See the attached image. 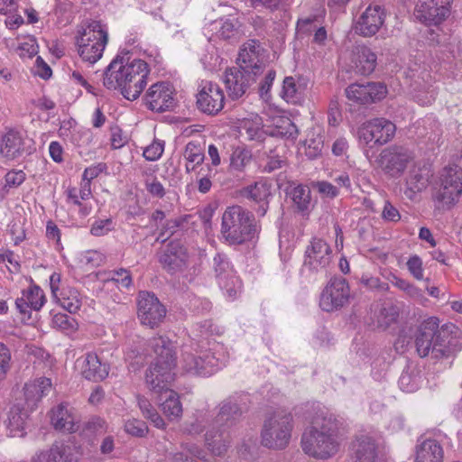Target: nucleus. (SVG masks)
Here are the masks:
<instances>
[{
  "label": "nucleus",
  "mask_w": 462,
  "mask_h": 462,
  "mask_svg": "<svg viewBox=\"0 0 462 462\" xmlns=\"http://www.w3.org/2000/svg\"><path fill=\"white\" fill-rule=\"evenodd\" d=\"M206 444L215 456L224 455L229 446V441L224 438L222 432H213V430H208L206 433Z\"/></svg>",
  "instance_id": "nucleus-43"
},
{
  "label": "nucleus",
  "mask_w": 462,
  "mask_h": 462,
  "mask_svg": "<svg viewBox=\"0 0 462 462\" xmlns=\"http://www.w3.org/2000/svg\"><path fill=\"white\" fill-rule=\"evenodd\" d=\"M45 303L43 291L36 285L30 286L22 291L21 297L15 300V306L23 318L30 319L32 310H40Z\"/></svg>",
  "instance_id": "nucleus-29"
},
{
  "label": "nucleus",
  "mask_w": 462,
  "mask_h": 462,
  "mask_svg": "<svg viewBox=\"0 0 462 462\" xmlns=\"http://www.w3.org/2000/svg\"><path fill=\"white\" fill-rule=\"evenodd\" d=\"M421 383V378L415 370L403 371L399 378V386L402 392L413 393Z\"/></svg>",
  "instance_id": "nucleus-49"
},
{
  "label": "nucleus",
  "mask_w": 462,
  "mask_h": 462,
  "mask_svg": "<svg viewBox=\"0 0 462 462\" xmlns=\"http://www.w3.org/2000/svg\"><path fill=\"white\" fill-rule=\"evenodd\" d=\"M24 152L23 134L17 130L9 129L0 137V154L7 160H14Z\"/></svg>",
  "instance_id": "nucleus-30"
},
{
  "label": "nucleus",
  "mask_w": 462,
  "mask_h": 462,
  "mask_svg": "<svg viewBox=\"0 0 462 462\" xmlns=\"http://www.w3.org/2000/svg\"><path fill=\"white\" fill-rule=\"evenodd\" d=\"M400 316V308L393 302H383L381 308L374 312L373 324L375 328L385 330L396 323Z\"/></svg>",
  "instance_id": "nucleus-36"
},
{
  "label": "nucleus",
  "mask_w": 462,
  "mask_h": 462,
  "mask_svg": "<svg viewBox=\"0 0 462 462\" xmlns=\"http://www.w3.org/2000/svg\"><path fill=\"white\" fill-rule=\"evenodd\" d=\"M251 161L252 153L249 150L243 147H236L231 153L230 168L235 171L242 172Z\"/></svg>",
  "instance_id": "nucleus-46"
},
{
  "label": "nucleus",
  "mask_w": 462,
  "mask_h": 462,
  "mask_svg": "<svg viewBox=\"0 0 462 462\" xmlns=\"http://www.w3.org/2000/svg\"><path fill=\"white\" fill-rule=\"evenodd\" d=\"M60 305L69 313H76L82 305V297L79 291L72 287H64L54 298Z\"/></svg>",
  "instance_id": "nucleus-38"
},
{
  "label": "nucleus",
  "mask_w": 462,
  "mask_h": 462,
  "mask_svg": "<svg viewBox=\"0 0 462 462\" xmlns=\"http://www.w3.org/2000/svg\"><path fill=\"white\" fill-rule=\"evenodd\" d=\"M137 314L142 324L154 328L165 318L166 309L153 293L141 291L138 296Z\"/></svg>",
  "instance_id": "nucleus-17"
},
{
  "label": "nucleus",
  "mask_w": 462,
  "mask_h": 462,
  "mask_svg": "<svg viewBox=\"0 0 462 462\" xmlns=\"http://www.w3.org/2000/svg\"><path fill=\"white\" fill-rule=\"evenodd\" d=\"M302 92V86L293 77H286L283 79L281 95L287 102L296 103L300 98Z\"/></svg>",
  "instance_id": "nucleus-44"
},
{
  "label": "nucleus",
  "mask_w": 462,
  "mask_h": 462,
  "mask_svg": "<svg viewBox=\"0 0 462 462\" xmlns=\"http://www.w3.org/2000/svg\"><path fill=\"white\" fill-rule=\"evenodd\" d=\"M303 451L317 458H328L335 455L339 448L338 428L336 420L324 418L315 421L301 437Z\"/></svg>",
  "instance_id": "nucleus-4"
},
{
  "label": "nucleus",
  "mask_w": 462,
  "mask_h": 462,
  "mask_svg": "<svg viewBox=\"0 0 462 462\" xmlns=\"http://www.w3.org/2000/svg\"><path fill=\"white\" fill-rule=\"evenodd\" d=\"M263 125V120L257 114H251L240 121V128L245 131L250 140H262Z\"/></svg>",
  "instance_id": "nucleus-42"
},
{
  "label": "nucleus",
  "mask_w": 462,
  "mask_h": 462,
  "mask_svg": "<svg viewBox=\"0 0 462 462\" xmlns=\"http://www.w3.org/2000/svg\"><path fill=\"white\" fill-rule=\"evenodd\" d=\"M164 151V142L154 140L150 145L143 150V157L150 162H154L160 159Z\"/></svg>",
  "instance_id": "nucleus-53"
},
{
  "label": "nucleus",
  "mask_w": 462,
  "mask_h": 462,
  "mask_svg": "<svg viewBox=\"0 0 462 462\" xmlns=\"http://www.w3.org/2000/svg\"><path fill=\"white\" fill-rule=\"evenodd\" d=\"M188 259V251L179 241L170 242L159 257L160 263L169 273L183 270L187 265Z\"/></svg>",
  "instance_id": "nucleus-25"
},
{
  "label": "nucleus",
  "mask_w": 462,
  "mask_h": 462,
  "mask_svg": "<svg viewBox=\"0 0 462 462\" xmlns=\"http://www.w3.org/2000/svg\"><path fill=\"white\" fill-rule=\"evenodd\" d=\"M28 417V411L22 408L19 404L12 406L5 420L7 436L11 438L24 437Z\"/></svg>",
  "instance_id": "nucleus-31"
},
{
  "label": "nucleus",
  "mask_w": 462,
  "mask_h": 462,
  "mask_svg": "<svg viewBox=\"0 0 462 462\" xmlns=\"http://www.w3.org/2000/svg\"><path fill=\"white\" fill-rule=\"evenodd\" d=\"M51 389V381L46 377H40L25 383L23 387L27 408L32 410L42 396L48 394Z\"/></svg>",
  "instance_id": "nucleus-35"
},
{
  "label": "nucleus",
  "mask_w": 462,
  "mask_h": 462,
  "mask_svg": "<svg viewBox=\"0 0 462 462\" xmlns=\"http://www.w3.org/2000/svg\"><path fill=\"white\" fill-rule=\"evenodd\" d=\"M11 353L8 347L0 342V380L4 379L10 369Z\"/></svg>",
  "instance_id": "nucleus-56"
},
{
  "label": "nucleus",
  "mask_w": 462,
  "mask_h": 462,
  "mask_svg": "<svg viewBox=\"0 0 462 462\" xmlns=\"http://www.w3.org/2000/svg\"><path fill=\"white\" fill-rule=\"evenodd\" d=\"M332 249L321 238H313L306 247L302 272L310 275L326 276L331 264Z\"/></svg>",
  "instance_id": "nucleus-10"
},
{
  "label": "nucleus",
  "mask_w": 462,
  "mask_h": 462,
  "mask_svg": "<svg viewBox=\"0 0 462 462\" xmlns=\"http://www.w3.org/2000/svg\"><path fill=\"white\" fill-rule=\"evenodd\" d=\"M415 346L421 357L430 355L439 359L448 355L449 348L444 332L439 329L437 318L432 317L422 322L417 331Z\"/></svg>",
  "instance_id": "nucleus-7"
},
{
  "label": "nucleus",
  "mask_w": 462,
  "mask_h": 462,
  "mask_svg": "<svg viewBox=\"0 0 462 462\" xmlns=\"http://www.w3.org/2000/svg\"><path fill=\"white\" fill-rule=\"evenodd\" d=\"M149 347L154 356L145 370L144 384L153 394L162 396L175 379V346L169 338L159 336L150 339Z\"/></svg>",
  "instance_id": "nucleus-2"
},
{
  "label": "nucleus",
  "mask_w": 462,
  "mask_h": 462,
  "mask_svg": "<svg viewBox=\"0 0 462 462\" xmlns=\"http://www.w3.org/2000/svg\"><path fill=\"white\" fill-rule=\"evenodd\" d=\"M291 198L300 211H309L311 203V198L310 189L308 186L298 185L297 187L293 188L291 191Z\"/></svg>",
  "instance_id": "nucleus-47"
},
{
  "label": "nucleus",
  "mask_w": 462,
  "mask_h": 462,
  "mask_svg": "<svg viewBox=\"0 0 462 462\" xmlns=\"http://www.w3.org/2000/svg\"><path fill=\"white\" fill-rule=\"evenodd\" d=\"M449 14V9L443 5V1L419 0L416 5L414 15L427 25H437L443 22Z\"/></svg>",
  "instance_id": "nucleus-23"
},
{
  "label": "nucleus",
  "mask_w": 462,
  "mask_h": 462,
  "mask_svg": "<svg viewBox=\"0 0 462 462\" xmlns=\"http://www.w3.org/2000/svg\"><path fill=\"white\" fill-rule=\"evenodd\" d=\"M386 95V87L382 83L351 84L346 88L348 100L368 104L383 99Z\"/></svg>",
  "instance_id": "nucleus-20"
},
{
  "label": "nucleus",
  "mask_w": 462,
  "mask_h": 462,
  "mask_svg": "<svg viewBox=\"0 0 462 462\" xmlns=\"http://www.w3.org/2000/svg\"><path fill=\"white\" fill-rule=\"evenodd\" d=\"M80 456V447L75 443L55 442L49 450L36 454L32 462H78Z\"/></svg>",
  "instance_id": "nucleus-18"
},
{
  "label": "nucleus",
  "mask_w": 462,
  "mask_h": 462,
  "mask_svg": "<svg viewBox=\"0 0 462 462\" xmlns=\"http://www.w3.org/2000/svg\"><path fill=\"white\" fill-rule=\"evenodd\" d=\"M148 64L127 54L117 55L104 72L103 84L107 89H119L128 100L137 99L147 85Z\"/></svg>",
  "instance_id": "nucleus-1"
},
{
  "label": "nucleus",
  "mask_w": 462,
  "mask_h": 462,
  "mask_svg": "<svg viewBox=\"0 0 462 462\" xmlns=\"http://www.w3.org/2000/svg\"><path fill=\"white\" fill-rule=\"evenodd\" d=\"M112 224L110 218L97 220L93 223L90 232L96 236H105L112 229Z\"/></svg>",
  "instance_id": "nucleus-62"
},
{
  "label": "nucleus",
  "mask_w": 462,
  "mask_h": 462,
  "mask_svg": "<svg viewBox=\"0 0 462 462\" xmlns=\"http://www.w3.org/2000/svg\"><path fill=\"white\" fill-rule=\"evenodd\" d=\"M242 411L235 398H227L219 404L212 428H228L241 416Z\"/></svg>",
  "instance_id": "nucleus-34"
},
{
  "label": "nucleus",
  "mask_w": 462,
  "mask_h": 462,
  "mask_svg": "<svg viewBox=\"0 0 462 462\" xmlns=\"http://www.w3.org/2000/svg\"><path fill=\"white\" fill-rule=\"evenodd\" d=\"M145 105L155 112H164L173 107V91L169 83L157 82L152 84L145 93Z\"/></svg>",
  "instance_id": "nucleus-19"
},
{
  "label": "nucleus",
  "mask_w": 462,
  "mask_h": 462,
  "mask_svg": "<svg viewBox=\"0 0 462 462\" xmlns=\"http://www.w3.org/2000/svg\"><path fill=\"white\" fill-rule=\"evenodd\" d=\"M91 188L88 182H80V187L69 188L66 190V197L68 203L76 206H81L82 200H87L91 197Z\"/></svg>",
  "instance_id": "nucleus-48"
},
{
  "label": "nucleus",
  "mask_w": 462,
  "mask_h": 462,
  "mask_svg": "<svg viewBox=\"0 0 462 462\" xmlns=\"http://www.w3.org/2000/svg\"><path fill=\"white\" fill-rule=\"evenodd\" d=\"M254 76L245 73L239 67L226 69L224 77V83L228 95L232 99H238L247 90L250 84L254 81Z\"/></svg>",
  "instance_id": "nucleus-26"
},
{
  "label": "nucleus",
  "mask_w": 462,
  "mask_h": 462,
  "mask_svg": "<svg viewBox=\"0 0 462 462\" xmlns=\"http://www.w3.org/2000/svg\"><path fill=\"white\" fill-rule=\"evenodd\" d=\"M407 267L410 273L416 280L423 279V267H422V260L418 255H412L409 258L407 262Z\"/></svg>",
  "instance_id": "nucleus-60"
},
{
  "label": "nucleus",
  "mask_w": 462,
  "mask_h": 462,
  "mask_svg": "<svg viewBox=\"0 0 462 462\" xmlns=\"http://www.w3.org/2000/svg\"><path fill=\"white\" fill-rule=\"evenodd\" d=\"M215 29L217 30V34L219 37L228 39L233 35L235 24L230 19L220 20L219 22L215 23Z\"/></svg>",
  "instance_id": "nucleus-59"
},
{
  "label": "nucleus",
  "mask_w": 462,
  "mask_h": 462,
  "mask_svg": "<svg viewBox=\"0 0 462 462\" xmlns=\"http://www.w3.org/2000/svg\"><path fill=\"white\" fill-rule=\"evenodd\" d=\"M351 298L348 282L345 278H332L323 289L319 307L327 312L336 311L346 306Z\"/></svg>",
  "instance_id": "nucleus-11"
},
{
  "label": "nucleus",
  "mask_w": 462,
  "mask_h": 462,
  "mask_svg": "<svg viewBox=\"0 0 462 462\" xmlns=\"http://www.w3.org/2000/svg\"><path fill=\"white\" fill-rule=\"evenodd\" d=\"M293 418L286 410H277L265 420L263 431V445L270 448H283L291 439Z\"/></svg>",
  "instance_id": "nucleus-8"
},
{
  "label": "nucleus",
  "mask_w": 462,
  "mask_h": 462,
  "mask_svg": "<svg viewBox=\"0 0 462 462\" xmlns=\"http://www.w3.org/2000/svg\"><path fill=\"white\" fill-rule=\"evenodd\" d=\"M137 402L144 418L150 420L151 422L158 429H163L165 427L164 420L148 399L143 396H138Z\"/></svg>",
  "instance_id": "nucleus-45"
},
{
  "label": "nucleus",
  "mask_w": 462,
  "mask_h": 462,
  "mask_svg": "<svg viewBox=\"0 0 462 462\" xmlns=\"http://www.w3.org/2000/svg\"><path fill=\"white\" fill-rule=\"evenodd\" d=\"M361 283L371 291L384 292L389 290L388 283L382 282L378 277L363 275Z\"/></svg>",
  "instance_id": "nucleus-54"
},
{
  "label": "nucleus",
  "mask_w": 462,
  "mask_h": 462,
  "mask_svg": "<svg viewBox=\"0 0 462 462\" xmlns=\"http://www.w3.org/2000/svg\"><path fill=\"white\" fill-rule=\"evenodd\" d=\"M255 232L254 217L238 205L226 208L222 215L221 236L230 245L250 240Z\"/></svg>",
  "instance_id": "nucleus-6"
},
{
  "label": "nucleus",
  "mask_w": 462,
  "mask_h": 462,
  "mask_svg": "<svg viewBox=\"0 0 462 462\" xmlns=\"http://www.w3.org/2000/svg\"><path fill=\"white\" fill-rule=\"evenodd\" d=\"M314 187L323 197L333 199L338 196L339 193L338 189L328 181H318L314 184Z\"/></svg>",
  "instance_id": "nucleus-63"
},
{
  "label": "nucleus",
  "mask_w": 462,
  "mask_h": 462,
  "mask_svg": "<svg viewBox=\"0 0 462 462\" xmlns=\"http://www.w3.org/2000/svg\"><path fill=\"white\" fill-rule=\"evenodd\" d=\"M38 52V45L33 39H29L18 47V54L22 59H31Z\"/></svg>",
  "instance_id": "nucleus-58"
},
{
  "label": "nucleus",
  "mask_w": 462,
  "mask_h": 462,
  "mask_svg": "<svg viewBox=\"0 0 462 462\" xmlns=\"http://www.w3.org/2000/svg\"><path fill=\"white\" fill-rule=\"evenodd\" d=\"M107 281L115 282L119 289H130L133 285V279L130 272L124 268L112 271Z\"/></svg>",
  "instance_id": "nucleus-50"
},
{
  "label": "nucleus",
  "mask_w": 462,
  "mask_h": 462,
  "mask_svg": "<svg viewBox=\"0 0 462 462\" xmlns=\"http://www.w3.org/2000/svg\"><path fill=\"white\" fill-rule=\"evenodd\" d=\"M305 146L307 156L310 159H314L320 154L323 147V142L321 138L308 139L305 142Z\"/></svg>",
  "instance_id": "nucleus-64"
},
{
  "label": "nucleus",
  "mask_w": 462,
  "mask_h": 462,
  "mask_svg": "<svg viewBox=\"0 0 462 462\" xmlns=\"http://www.w3.org/2000/svg\"><path fill=\"white\" fill-rule=\"evenodd\" d=\"M385 19L384 10L380 5H369L356 23V32L371 37L378 32Z\"/></svg>",
  "instance_id": "nucleus-22"
},
{
  "label": "nucleus",
  "mask_w": 462,
  "mask_h": 462,
  "mask_svg": "<svg viewBox=\"0 0 462 462\" xmlns=\"http://www.w3.org/2000/svg\"><path fill=\"white\" fill-rule=\"evenodd\" d=\"M51 324L53 328L65 332H72L77 329L78 323L75 319L65 313H56L52 317Z\"/></svg>",
  "instance_id": "nucleus-51"
},
{
  "label": "nucleus",
  "mask_w": 462,
  "mask_h": 462,
  "mask_svg": "<svg viewBox=\"0 0 462 462\" xmlns=\"http://www.w3.org/2000/svg\"><path fill=\"white\" fill-rule=\"evenodd\" d=\"M396 131L394 124L384 118H375L365 122L358 131L359 139L365 144L371 143L384 144L388 143Z\"/></svg>",
  "instance_id": "nucleus-16"
},
{
  "label": "nucleus",
  "mask_w": 462,
  "mask_h": 462,
  "mask_svg": "<svg viewBox=\"0 0 462 462\" xmlns=\"http://www.w3.org/2000/svg\"><path fill=\"white\" fill-rule=\"evenodd\" d=\"M350 69L356 74L369 75L376 66V55L365 45L354 47L350 54Z\"/></svg>",
  "instance_id": "nucleus-27"
},
{
  "label": "nucleus",
  "mask_w": 462,
  "mask_h": 462,
  "mask_svg": "<svg viewBox=\"0 0 462 462\" xmlns=\"http://www.w3.org/2000/svg\"><path fill=\"white\" fill-rule=\"evenodd\" d=\"M413 153L402 146H391L382 151L379 163L386 174L398 178L413 162Z\"/></svg>",
  "instance_id": "nucleus-13"
},
{
  "label": "nucleus",
  "mask_w": 462,
  "mask_h": 462,
  "mask_svg": "<svg viewBox=\"0 0 462 462\" xmlns=\"http://www.w3.org/2000/svg\"><path fill=\"white\" fill-rule=\"evenodd\" d=\"M183 158L186 162V171H193L205 160L204 148L199 143L189 142L184 148Z\"/></svg>",
  "instance_id": "nucleus-39"
},
{
  "label": "nucleus",
  "mask_w": 462,
  "mask_h": 462,
  "mask_svg": "<svg viewBox=\"0 0 462 462\" xmlns=\"http://www.w3.org/2000/svg\"><path fill=\"white\" fill-rule=\"evenodd\" d=\"M444 450L433 439H418L415 447V462H443Z\"/></svg>",
  "instance_id": "nucleus-33"
},
{
  "label": "nucleus",
  "mask_w": 462,
  "mask_h": 462,
  "mask_svg": "<svg viewBox=\"0 0 462 462\" xmlns=\"http://www.w3.org/2000/svg\"><path fill=\"white\" fill-rule=\"evenodd\" d=\"M275 71L273 69L268 70L263 80L260 83L259 93L263 99L268 100L270 97L269 92L275 79Z\"/></svg>",
  "instance_id": "nucleus-61"
},
{
  "label": "nucleus",
  "mask_w": 462,
  "mask_h": 462,
  "mask_svg": "<svg viewBox=\"0 0 462 462\" xmlns=\"http://www.w3.org/2000/svg\"><path fill=\"white\" fill-rule=\"evenodd\" d=\"M207 460V453L198 445L186 442L181 445V450L173 456L174 462H197Z\"/></svg>",
  "instance_id": "nucleus-40"
},
{
  "label": "nucleus",
  "mask_w": 462,
  "mask_h": 462,
  "mask_svg": "<svg viewBox=\"0 0 462 462\" xmlns=\"http://www.w3.org/2000/svg\"><path fill=\"white\" fill-rule=\"evenodd\" d=\"M209 327L208 322L200 325L201 339L192 342L189 346H184L180 367L185 373L208 376L224 365V360L215 356V351L221 346L216 342L204 341L209 334Z\"/></svg>",
  "instance_id": "nucleus-3"
},
{
  "label": "nucleus",
  "mask_w": 462,
  "mask_h": 462,
  "mask_svg": "<svg viewBox=\"0 0 462 462\" xmlns=\"http://www.w3.org/2000/svg\"><path fill=\"white\" fill-rule=\"evenodd\" d=\"M213 269L217 283L230 300H234L241 292L242 282L233 270L227 257L217 254L213 258Z\"/></svg>",
  "instance_id": "nucleus-12"
},
{
  "label": "nucleus",
  "mask_w": 462,
  "mask_h": 462,
  "mask_svg": "<svg viewBox=\"0 0 462 462\" xmlns=\"http://www.w3.org/2000/svg\"><path fill=\"white\" fill-rule=\"evenodd\" d=\"M80 371L87 380L98 382L106 378L109 365L106 363H102L97 354L88 353L80 363Z\"/></svg>",
  "instance_id": "nucleus-32"
},
{
  "label": "nucleus",
  "mask_w": 462,
  "mask_h": 462,
  "mask_svg": "<svg viewBox=\"0 0 462 462\" xmlns=\"http://www.w3.org/2000/svg\"><path fill=\"white\" fill-rule=\"evenodd\" d=\"M279 125L276 129L272 133L275 135H280L286 138H296L298 134L297 126L289 118H281L278 121Z\"/></svg>",
  "instance_id": "nucleus-52"
},
{
  "label": "nucleus",
  "mask_w": 462,
  "mask_h": 462,
  "mask_svg": "<svg viewBox=\"0 0 462 462\" xmlns=\"http://www.w3.org/2000/svg\"><path fill=\"white\" fill-rule=\"evenodd\" d=\"M271 188V183L265 180H260L241 190L243 197L259 205L256 212L261 217H263L268 210L269 199L272 196Z\"/></svg>",
  "instance_id": "nucleus-28"
},
{
  "label": "nucleus",
  "mask_w": 462,
  "mask_h": 462,
  "mask_svg": "<svg viewBox=\"0 0 462 462\" xmlns=\"http://www.w3.org/2000/svg\"><path fill=\"white\" fill-rule=\"evenodd\" d=\"M429 177L427 174L421 172L420 170H412L410 171L409 176L406 180L407 189L405 194L409 199H412L413 196L428 186Z\"/></svg>",
  "instance_id": "nucleus-41"
},
{
  "label": "nucleus",
  "mask_w": 462,
  "mask_h": 462,
  "mask_svg": "<svg viewBox=\"0 0 462 462\" xmlns=\"http://www.w3.org/2000/svg\"><path fill=\"white\" fill-rule=\"evenodd\" d=\"M125 430L133 436L143 437L148 431V428L143 421L133 419L125 423Z\"/></svg>",
  "instance_id": "nucleus-55"
},
{
  "label": "nucleus",
  "mask_w": 462,
  "mask_h": 462,
  "mask_svg": "<svg viewBox=\"0 0 462 462\" xmlns=\"http://www.w3.org/2000/svg\"><path fill=\"white\" fill-rule=\"evenodd\" d=\"M462 194V170L457 165L445 167L439 177L433 199L438 208H449Z\"/></svg>",
  "instance_id": "nucleus-9"
},
{
  "label": "nucleus",
  "mask_w": 462,
  "mask_h": 462,
  "mask_svg": "<svg viewBox=\"0 0 462 462\" xmlns=\"http://www.w3.org/2000/svg\"><path fill=\"white\" fill-rule=\"evenodd\" d=\"M265 62V51L259 42L249 40L240 48L236 63L245 73L257 76L263 72Z\"/></svg>",
  "instance_id": "nucleus-14"
},
{
  "label": "nucleus",
  "mask_w": 462,
  "mask_h": 462,
  "mask_svg": "<svg viewBox=\"0 0 462 462\" xmlns=\"http://www.w3.org/2000/svg\"><path fill=\"white\" fill-rule=\"evenodd\" d=\"M104 261V256L97 251H87L80 258V262L89 268L100 265Z\"/></svg>",
  "instance_id": "nucleus-57"
},
{
  "label": "nucleus",
  "mask_w": 462,
  "mask_h": 462,
  "mask_svg": "<svg viewBox=\"0 0 462 462\" xmlns=\"http://www.w3.org/2000/svg\"><path fill=\"white\" fill-rule=\"evenodd\" d=\"M352 450L356 462H370V459L381 457L378 436L371 431L360 432L352 443Z\"/></svg>",
  "instance_id": "nucleus-21"
},
{
  "label": "nucleus",
  "mask_w": 462,
  "mask_h": 462,
  "mask_svg": "<svg viewBox=\"0 0 462 462\" xmlns=\"http://www.w3.org/2000/svg\"><path fill=\"white\" fill-rule=\"evenodd\" d=\"M158 402L162 412L169 420L178 419L182 414V405L179 395L173 390L169 389L163 392L162 396H158Z\"/></svg>",
  "instance_id": "nucleus-37"
},
{
  "label": "nucleus",
  "mask_w": 462,
  "mask_h": 462,
  "mask_svg": "<svg viewBox=\"0 0 462 462\" xmlns=\"http://www.w3.org/2000/svg\"><path fill=\"white\" fill-rule=\"evenodd\" d=\"M75 41L82 60L94 64L101 59L107 44L106 27L100 21H84L77 31Z\"/></svg>",
  "instance_id": "nucleus-5"
},
{
  "label": "nucleus",
  "mask_w": 462,
  "mask_h": 462,
  "mask_svg": "<svg viewBox=\"0 0 462 462\" xmlns=\"http://www.w3.org/2000/svg\"><path fill=\"white\" fill-rule=\"evenodd\" d=\"M196 97L198 109L205 114L217 115L224 107V92L217 83L212 81H201Z\"/></svg>",
  "instance_id": "nucleus-15"
},
{
  "label": "nucleus",
  "mask_w": 462,
  "mask_h": 462,
  "mask_svg": "<svg viewBox=\"0 0 462 462\" xmlns=\"http://www.w3.org/2000/svg\"><path fill=\"white\" fill-rule=\"evenodd\" d=\"M79 416L68 403H60L51 411V423L57 430L76 432L79 429Z\"/></svg>",
  "instance_id": "nucleus-24"
}]
</instances>
